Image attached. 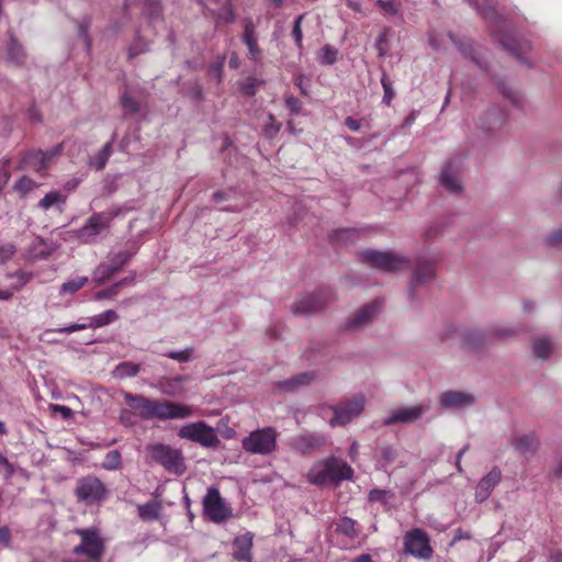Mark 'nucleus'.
I'll return each mask as SVG.
<instances>
[{"label": "nucleus", "instance_id": "nucleus-17", "mask_svg": "<svg viewBox=\"0 0 562 562\" xmlns=\"http://www.w3.org/2000/svg\"><path fill=\"white\" fill-rule=\"evenodd\" d=\"M502 479V472L498 468H493L484 475L475 486L474 498L477 503L485 502L498 485Z\"/></svg>", "mask_w": 562, "mask_h": 562}, {"label": "nucleus", "instance_id": "nucleus-50", "mask_svg": "<svg viewBox=\"0 0 562 562\" xmlns=\"http://www.w3.org/2000/svg\"><path fill=\"white\" fill-rule=\"evenodd\" d=\"M338 530L346 536L353 537L356 535L355 520L349 517L342 518L338 525Z\"/></svg>", "mask_w": 562, "mask_h": 562}, {"label": "nucleus", "instance_id": "nucleus-32", "mask_svg": "<svg viewBox=\"0 0 562 562\" xmlns=\"http://www.w3.org/2000/svg\"><path fill=\"white\" fill-rule=\"evenodd\" d=\"M45 155L42 150L30 151L25 157V164L37 172L45 171Z\"/></svg>", "mask_w": 562, "mask_h": 562}, {"label": "nucleus", "instance_id": "nucleus-61", "mask_svg": "<svg viewBox=\"0 0 562 562\" xmlns=\"http://www.w3.org/2000/svg\"><path fill=\"white\" fill-rule=\"evenodd\" d=\"M119 419L120 422L124 425V426H132L134 425V420H133V417H132V413L130 409L127 408H122L120 411V415H119Z\"/></svg>", "mask_w": 562, "mask_h": 562}, {"label": "nucleus", "instance_id": "nucleus-53", "mask_svg": "<svg viewBox=\"0 0 562 562\" xmlns=\"http://www.w3.org/2000/svg\"><path fill=\"white\" fill-rule=\"evenodd\" d=\"M378 3L389 15H396L398 12V4L395 0H379Z\"/></svg>", "mask_w": 562, "mask_h": 562}, {"label": "nucleus", "instance_id": "nucleus-18", "mask_svg": "<svg viewBox=\"0 0 562 562\" xmlns=\"http://www.w3.org/2000/svg\"><path fill=\"white\" fill-rule=\"evenodd\" d=\"M315 373L313 371L302 372L289 379L276 382L274 386L284 393H295L313 384Z\"/></svg>", "mask_w": 562, "mask_h": 562}, {"label": "nucleus", "instance_id": "nucleus-46", "mask_svg": "<svg viewBox=\"0 0 562 562\" xmlns=\"http://www.w3.org/2000/svg\"><path fill=\"white\" fill-rule=\"evenodd\" d=\"M517 329L508 325H496L491 329V334L496 338H508L514 336Z\"/></svg>", "mask_w": 562, "mask_h": 562}, {"label": "nucleus", "instance_id": "nucleus-51", "mask_svg": "<svg viewBox=\"0 0 562 562\" xmlns=\"http://www.w3.org/2000/svg\"><path fill=\"white\" fill-rule=\"evenodd\" d=\"M381 83H382V87H383V90H384L383 102L386 105H390L392 100H393V98H394V95H395V92H394V90L392 88L391 82L387 80L385 75L382 76Z\"/></svg>", "mask_w": 562, "mask_h": 562}, {"label": "nucleus", "instance_id": "nucleus-38", "mask_svg": "<svg viewBox=\"0 0 562 562\" xmlns=\"http://www.w3.org/2000/svg\"><path fill=\"white\" fill-rule=\"evenodd\" d=\"M8 57L11 61L15 64H22L24 60L23 48L13 37H11L10 43L8 45Z\"/></svg>", "mask_w": 562, "mask_h": 562}, {"label": "nucleus", "instance_id": "nucleus-20", "mask_svg": "<svg viewBox=\"0 0 562 562\" xmlns=\"http://www.w3.org/2000/svg\"><path fill=\"white\" fill-rule=\"evenodd\" d=\"M440 184L450 193L458 194L462 192V181L459 170L453 162L447 164L440 172Z\"/></svg>", "mask_w": 562, "mask_h": 562}, {"label": "nucleus", "instance_id": "nucleus-11", "mask_svg": "<svg viewBox=\"0 0 562 562\" xmlns=\"http://www.w3.org/2000/svg\"><path fill=\"white\" fill-rule=\"evenodd\" d=\"M203 514L215 524L224 522L233 516L231 506L215 486L209 487L203 497Z\"/></svg>", "mask_w": 562, "mask_h": 562}, {"label": "nucleus", "instance_id": "nucleus-58", "mask_svg": "<svg viewBox=\"0 0 562 562\" xmlns=\"http://www.w3.org/2000/svg\"><path fill=\"white\" fill-rule=\"evenodd\" d=\"M474 5L486 21H493L498 16L496 11L492 7L486 5L483 8H479L476 2L474 3Z\"/></svg>", "mask_w": 562, "mask_h": 562}, {"label": "nucleus", "instance_id": "nucleus-64", "mask_svg": "<svg viewBox=\"0 0 562 562\" xmlns=\"http://www.w3.org/2000/svg\"><path fill=\"white\" fill-rule=\"evenodd\" d=\"M0 470H4L7 476H11L14 473L13 465L9 462V460L0 453Z\"/></svg>", "mask_w": 562, "mask_h": 562}, {"label": "nucleus", "instance_id": "nucleus-44", "mask_svg": "<svg viewBox=\"0 0 562 562\" xmlns=\"http://www.w3.org/2000/svg\"><path fill=\"white\" fill-rule=\"evenodd\" d=\"M281 130V124L278 123L272 114L268 115V121L263 124V133L267 137L273 138Z\"/></svg>", "mask_w": 562, "mask_h": 562}, {"label": "nucleus", "instance_id": "nucleus-3", "mask_svg": "<svg viewBox=\"0 0 562 562\" xmlns=\"http://www.w3.org/2000/svg\"><path fill=\"white\" fill-rule=\"evenodd\" d=\"M368 403L367 396L359 392L329 407L333 417L328 419L330 427H344L361 416Z\"/></svg>", "mask_w": 562, "mask_h": 562}, {"label": "nucleus", "instance_id": "nucleus-60", "mask_svg": "<svg viewBox=\"0 0 562 562\" xmlns=\"http://www.w3.org/2000/svg\"><path fill=\"white\" fill-rule=\"evenodd\" d=\"M303 16L300 15L294 23L293 30H292V36L294 37L295 43L300 46L302 42V31H301V21Z\"/></svg>", "mask_w": 562, "mask_h": 562}, {"label": "nucleus", "instance_id": "nucleus-56", "mask_svg": "<svg viewBox=\"0 0 562 562\" xmlns=\"http://www.w3.org/2000/svg\"><path fill=\"white\" fill-rule=\"evenodd\" d=\"M61 148H63V145L59 144L57 146H55L54 148L47 150V151H44V155H45V170L50 166L52 164V160L58 156L61 151Z\"/></svg>", "mask_w": 562, "mask_h": 562}, {"label": "nucleus", "instance_id": "nucleus-1", "mask_svg": "<svg viewBox=\"0 0 562 562\" xmlns=\"http://www.w3.org/2000/svg\"><path fill=\"white\" fill-rule=\"evenodd\" d=\"M123 397L128 407L134 411L142 419L157 418L183 419L190 417L193 411L190 406L169 401L150 400L143 395L124 392Z\"/></svg>", "mask_w": 562, "mask_h": 562}, {"label": "nucleus", "instance_id": "nucleus-37", "mask_svg": "<svg viewBox=\"0 0 562 562\" xmlns=\"http://www.w3.org/2000/svg\"><path fill=\"white\" fill-rule=\"evenodd\" d=\"M262 80H259L254 77H247L239 83V89L244 95L251 97L255 95L259 86L262 85Z\"/></svg>", "mask_w": 562, "mask_h": 562}, {"label": "nucleus", "instance_id": "nucleus-30", "mask_svg": "<svg viewBox=\"0 0 562 562\" xmlns=\"http://www.w3.org/2000/svg\"><path fill=\"white\" fill-rule=\"evenodd\" d=\"M292 447L302 454L311 453L315 448L313 435H301L293 439Z\"/></svg>", "mask_w": 562, "mask_h": 562}, {"label": "nucleus", "instance_id": "nucleus-14", "mask_svg": "<svg viewBox=\"0 0 562 562\" xmlns=\"http://www.w3.org/2000/svg\"><path fill=\"white\" fill-rule=\"evenodd\" d=\"M382 302L374 300L359 307L353 314L346 318L344 328L349 331H358L367 327L381 312Z\"/></svg>", "mask_w": 562, "mask_h": 562}, {"label": "nucleus", "instance_id": "nucleus-9", "mask_svg": "<svg viewBox=\"0 0 562 562\" xmlns=\"http://www.w3.org/2000/svg\"><path fill=\"white\" fill-rule=\"evenodd\" d=\"M178 436L181 439L199 443L204 448L215 449L221 443L216 430L202 420L182 426L178 431Z\"/></svg>", "mask_w": 562, "mask_h": 562}, {"label": "nucleus", "instance_id": "nucleus-63", "mask_svg": "<svg viewBox=\"0 0 562 562\" xmlns=\"http://www.w3.org/2000/svg\"><path fill=\"white\" fill-rule=\"evenodd\" d=\"M11 542V531L7 526L0 527V544L8 547Z\"/></svg>", "mask_w": 562, "mask_h": 562}, {"label": "nucleus", "instance_id": "nucleus-21", "mask_svg": "<svg viewBox=\"0 0 562 562\" xmlns=\"http://www.w3.org/2000/svg\"><path fill=\"white\" fill-rule=\"evenodd\" d=\"M435 268L432 262L420 260L413 273V278L409 284V295L414 296V289L427 281L434 279Z\"/></svg>", "mask_w": 562, "mask_h": 562}, {"label": "nucleus", "instance_id": "nucleus-42", "mask_svg": "<svg viewBox=\"0 0 562 562\" xmlns=\"http://www.w3.org/2000/svg\"><path fill=\"white\" fill-rule=\"evenodd\" d=\"M121 104L125 114H135L140 109L138 101L133 99L126 91L121 95Z\"/></svg>", "mask_w": 562, "mask_h": 562}, {"label": "nucleus", "instance_id": "nucleus-48", "mask_svg": "<svg viewBox=\"0 0 562 562\" xmlns=\"http://www.w3.org/2000/svg\"><path fill=\"white\" fill-rule=\"evenodd\" d=\"M339 52L336 47L330 45H325L323 47V54H322V63L325 65H331L337 60Z\"/></svg>", "mask_w": 562, "mask_h": 562}, {"label": "nucleus", "instance_id": "nucleus-8", "mask_svg": "<svg viewBox=\"0 0 562 562\" xmlns=\"http://www.w3.org/2000/svg\"><path fill=\"white\" fill-rule=\"evenodd\" d=\"M75 532L81 538V541L74 548V553L100 562L105 551V544L99 531L94 528H86L76 529Z\"/></svg>", "mask_w": 562, "mask_h": 562}, {"label": "nucleus", "instance_id": "nucleus-59", "mask_svg": "<svg viewBox=\"0 0 562 562\" xmlns=\"http://www.w3.org/2000/svg\"><path fill=\"white\" fill-rule=\"evenodd\" d=\"M34 181L27 177H22L15 184V189L27 192L33 189Z\"/></svg>", "mask_w": 562, "mask_h": 562}, {"label": "nucleus", "instance_id": "nucleus-10", "mask_svg": "<svg viewBox=\"0 0 562 562\" xmlns=\"http://www.w3.org/2000/svg\"><path fill=\"white\" fill-rule=\"evenodd\" d=\"M138 248L132 247L131 249L121 250L108 256V261L99 263L93 272V280L98 284H103L116 272H119L124 266H126L133 256L136 255Z\"/></svg>", "mask_w": 562, "mask_h": 562}, {"label": "nucleus", "instance_id": "nucleus-54", "mask_svg": "<svg viewBox=\"0 0 562 562\" xmlns=\"http://www.w3.org/2000/svg\"><path fill=\"white\" fill-rule=\"evenodd\" d=\"M463 340L465 344H468L470 346H474V345L481 344L483 341V336L479 331L470 330L463 335Z\"/></svg>", "mask_w": 562, "mask_h": 562}, {"label": "nucleus", "instance_id": "nucleus-28", "mask_svg": "<svg viewBox=\"0 0 562 562\" xmlns=\"http://www.w3.org/2000/svg\"><path fill=\"white\" fill-rule=\"evenodd\" d=\"M553 342L547 336L537 337L532 344L533 356L538 359H548L553 351Z\"/></svg>", "mask_w": 562, "mask_h": 562}, {"label": "nucleus", "instance_id": "nucleus-15", "mask_svg": "<svg viewBox=\"0 0 562 562\" xmlns=\"http://www.w3.org/2000/svg\"><path fill=\"white\" fill-rule=\"evenodd\" d=\"M429 411L428 404H416L411 406H400L391 409L383 418L384 426H392L395 424H412L422 418V416Z\"/></svg>", "mask_w": 562, "mask_h": 562}, {"label": "nucleus", "instance_id": "nucleus-43", "mask_svg": "<svg viewBox=\"0 0 562 562\" xmlns=\"http://www.w3.org/2000/svg\"><path fill=\"white\" fill-rule=\"evenodd\" d=\"M193 352L194 349L192 347H187L182 350L169 351L165 356L179 362H189L194 358Z\"/></svg>", "mask_w": 562, "mask_h": 562}, {"label": "nucleus", "instance_id": "nucleus-19", "mask_svg": "<svg viewBox=\"0 0 562 562\" xmlns=\"http://www.w3.org/2000/svg\"><path fill=\"white\" fill-rule=\"evenodd\" d=\"M252 541L254 535L251 532L237 536L233 541V558L238 562H251Z\"/></svg>", "mask_w": 562, "mask_h": 562}, {"label": "nucleus", "instance_id": "nucleus-7", "mask_svg": "<svg viewBox=\"0 0 562 562\" xmlns=\"http://www.w3.org/2000/svg\"><path fill=\"white\" fill-rule=\"evenodd\" d=\"M150 459L162 465L166 471L182 474L186 471V463L181 452L164 443H154L147 447Z\"/></svg>", "mask_w": 562, "mask_h": 562}, {"label": "nucleus", "instance_id": "nucleus-25", "mask_svg": "<svg viewBox=\"0 0 562 562\" xmlns=\"http://www.w3.org/2000/svg\"><path fill=\"white\" fill-rule=\"evenodd\" d=\"M138 516L145 521L156 520L162 510L161 503L157 499L149 501L137 506Z\"/></svg>", "mask_w": 562, "mask_h": 562}, {"label": "nucleus", "instance_id": "nucleus-22", "mask_svg": "<svg viewBox=\"0 0 562 562\" xmlns=\"http://www.w3.org/2000/svg\"><path fill=\"white\" fill-rule=\"evenodd\" d=\"M243 41L249 50L251 59L258 60L261 56V50L257 44V37L255 35V24L251 21V19L245 20Z\"/></svg>", "mask_w": 562, "mask_h": 562}, {"label": "nucleus", "instance_id": "nucleus-31", "mask_svg": "<svg viewBox=\"0 0 562 562\" xmlns=\"http://www.w3.org/2000/svg\"><path fill=\"white\" fill-rule=\"evenodd\" d=\"M88 283L87 277H76L60 285L59 294H74Z\"/></svg>", "mask_w": 562, "mask_h": 562}, {"label": "nucleus", "instance_id": "nucleus-49", "mask_svg": "<svg viewBox=\"0 0 562 562\" xmlns=\"http://www.w3.org/2000/svg\"><path fill=\"white\" fill-rule=\"evenodd\" d=\"M544 244L549 247L562 245V227L557 228L544 237Z\"/></svg>", "mask_w": 562, "mask_h": 562}, {"label": "nucleus", "instance_id": "nucleus-55", "mask_svg": "<svg viewBox=\"0 0 562 562\" xmlns=\"http://www.w3.org/2000/svg\"><path fill=\"white\" fill-rule=\"evenodd\" d=\"M50 409L53 413H59L64 419H69L74 416L72 409L65 405L52 404Z\"/></svg>", "mask_w": 562, "mask_h": 562}, {"label": "nucleus", "instance_id": "nucleus-47", "mask_svg": "<svg viewBox=\"0 0 562 562\" xmlns=\"http://www.w3.org/2000/svg\"><path fill=\"white\" fill-rule=\"evenodd\" d=\"M120 290L121 289L119 288L117 283L115 282V283L111 284L110 286H108L106 289L98 291L94 294V299L98 301L112 300L120 293Z\"/></svg>", "mask_w": 562, "mask_h": 562}, {"label": "nucleus", "instance_id": "nucleus-4", "mask_svg": "<svg viewBox=\"0 0 562 562\" xmlns=\"http://www.w3.org/2000/svg\"><path fill=\"white\" fill-rule=\"evenodd\" d=\"M109 493L106 485L94 475L78 479L74 492L77 501L85 505L100 504L108 498Z\"/></svg>", "mask_w": 562, "mask_h": 562}, {"label": "nucleus", "instance_id": "nucleus-23", "mask_svg": "<svg viewBox=\"0 0 562 562\" xmlns=\"http://www.w3.org/2000/svg\"><path fill=\"white\" fill-rule=\"evenodd\" d=\"M116 133H113L111 139L105 143L102 148L90 158L89 165L94 167L97 170H103L106 166L109 158L113 153L112 145L116 139Z\"/></svg>", "mask_w": 562, "mask_h": 562}, {"label": "nucleus", "instance_id": "nucleus-40", "mask_svg": "<svg viewBox=\"0 0 562 562\" xmlns=\"http://www.w3.org/2000/svg\"><path fill=\"white\" fill-rule=\"evenodd\" d=\"M382 468H386L395 462L397 459V450L391 445H383L380 447Z\"/></svg>", "mask_w": 562, "mask_h": 562}, {"label": "nucleus", "instance_id": "nucleus-41", "mask_svg": "<svg viewBox=\"0 0 562 562\" xmlns=\"http://www.w3.org/2000/svg\"><path fill=\"white\" fill-rule=\"evenodd\" d=\"M121 461V453L117 450H111L105 454L102 468L109 471L117 470Z\"/></svg>", "mask_w": 562, "mask_h": 562}, {"label": "nucleus", "instance_id": "nucleus-16", "mask_svg": "<svg viewBox=\"0 0 562 562\" xmlns=\"http://www.w3.org/2000/svg\"><path fill=\"white\" fill-rule=\"evenodd\" d=\"M474 403L475 396L463 391L449 390L442 392L439 396V404L443 409H462L472 406Z\"/></svg>", "mask_w": 562, "mask_h": 562}, {"label": "nucleus", "instance_id": "nucleus-36", "mask_svg": "<svg viewBox=\"0 0 562 562\" xmlns=\"http://www.w3.org/2000/svg\"><path fill=\"white\" fill-rule=\"evenodd\" d=\"M65 198L58 191H49L44 198L38 202V206L43 210H48L53 205H57L59 203H64Z\"/></svg>", "mask_w": 562, "mask_h": 562}, {"label": "nucleus", "instance_id": "nucleus-35", "mask_svg": "<svg viewBox=\"0 0 562 562\" xmlns=\"http://www.w3.org/2000/svg\"><path fill=\"white\" fill-rule=\"evenodd\" d=\"M7 277L15 279V283H13L9 289L14 293L15 291L21 290L27 282H30V280L32 279V273L26 272L24 270H18L15 272L8 273Z\"/></svg>", "mask_w": 562, "mask_h": 562}, {"label": "nucleus", "instance_id": "nucleus-62", "mask_svg": "<svg viewBox=\"0 0 562 562\" xmlns=\"http://www.w3.org/2000/svg\"><path fill=\"white\" fill-rule=\"evenodd\" d=\"M285 105L292 113H297L301 109V102L294 97H288L285 99Z\"/></svg>", "mask_w": 562, "mask_h": 562}, {"label": "nucleus", "instance_id": "nucleus-5", "mask_svg": "<svg viewBox=\"0 0 562 562\" xmlns=\"http://www.w3.org/2000/svg\"><path fill=\"white\" fill-rule=\"evenodd\" d=\"M360 259L372 268L386 272H396L408 267V259L394 251L367 249L360 252Z\"/></svg>", "mask_w": 562, "mask_h": 562}, {"label": "nucleus", "instance_id": "nucleus-12", "mask_svg": "<svg viewBox=\"0 0 562 562\" xmlns=\"http://www.w3.org/2000/svg\"><path fill=\"white\" fill-rule=\"evenodd\" d=\"M353 477L352 468L342 459L330 457L323 461V469L318 472V483L329 481L338 485L342 481Z\"/></svg>", "mask_w": 562, "mask_h": 562}, {"label": "nucleus", "instance_id": "nucleus-34", "mask_svg": "<svg viewBox=\"0 0 562 562\" xmlns=\"http://www.w3.org/2000/svg\"><path fill=\"white\" fill-rule=\"evenodd\" d=\"M226 56L222 55L216 58L214 63H212L207 69V75L211 79H214L217 83L222 82L223 79V68L225 64Z\"/></svg>", "mask_w": 562, "mask_h": 562}, {"label": "nucleus", "instance_id": "nucleus-29", "mask_svg": "<svg viewBox=\"0 0 562 562\" xmlns=\"http://www.w3.org/2000/svg\"><path fill=\"white\" fill-rule=\"evenodd\" d=\"M89 319V327L91 329H98L100 327L110 325L119 319V314L114 310H106L103 313L93 315Z\"/></svg>", "mask_w": 562, "mask_h": 562}, {"label": "nucleus", "instance_id": "nucleus-27", "mask_svg": "<svg viewBox=\"0 0 562 562\" xmlns=\"http://www.w3.org/2000/svg\"><path fill=\"white\" fill-rule=\"evenodd\" d=\"M316 310V297L314 294H308L299 299L292 306V312L297 316H306L314 313Z\"/></svg>", "mask_w": 562, "mask_h": 562}, {"label": "nucleus", "instance_id": "nucleus-24", "mask_svg": "<svg viewBox=\"0 0 562 562\" xmlns=\"http://www.w3.org/2000/svg\"><path fill=\"white\" fill-rule=\"evenodd\" d=\"M513 447L521 454L532 453L537 450L539 441L535 434L529 432L517 436L512 440Z\"/></svg>", "mask_w": 562, "mask_h": 562}, {"label": "nucleus", "instance_id": "nucleus-2", "mask_svg": "<svg viewBox=\"0 0 562 562\" xmlns=\"http://www.w3.org/2000/svg\"><path fill=\"white\" fill-rule=\"evenodd\" d=\"M123 215L124 211L120 206L94 212L86 220L81 227L72 231V235L81 244H99L110 235L113 221Z\"/></svg>", "mask_w": 562, "mask_h": 562}, {"label": "nucleus", "instance_id": "nucleus-39", "mask_svg": "<svg viewBox=\"0 0 562 562\" xmlns=\"http://www.w3.org/2000/svg\"><path fill=\"white\" fill-rule=\"evenodd\" d=\"M358 236L359 232L355 228H342L334 233L335 240L341 244L355 243Z\"/></svg>", "mask_w": 562, "mask_h": 562}, {"label": "nucleus", "instance_id": "nucleus-45", "mask_svg": "<svg viewBox=\"0 0 562 562\" xmlns=\"http://www.w3.org/2000/svg\"><path fill=\"white\" fill-rule=\"evenodd\" d=\"M16 246L13 243L0 244V265H4L13 258Z\"/></svg>", "mask_w": 562, "mask_h": 562}, {"label": "nucleus", "instance_id": "nucleus-33", "mask_svg": "<svg viewBox=\"0 0 562 562\" xmlns=\"http://www.w3.org/2000/svg\"><path fill=\"white\" fill-rule=\"evenodd\" d=\"M393 498L394 494L390 490L373 488L368 494L370 503H380L382 505H387Z\"/></svg>", "mask_w": 562, "mask_h": 562}, {"label": "nucleus", "instance_id": "nucleus-13", "mask_svg": "<svg viewBox=\"0 0 562 562\" xmlns=\"http://www.w3.org/2000/svg\"><path fill=\"white\" fill-rule=\"evenodd\" d=\"M404 551L418 559H430L432 549L428 535L419 528L406 532L404 536Z\"/></svg>", "mask_w": 562, "mask_h": 562}, {"label": "nucleus", "instance_id": "nucleus-26", "mask_svg": "<svg viewBox=\"0 0 562 562\" xmlns=\"http://www.w3.org/2000/svg\"><path fill=\"white\" fill-rule=\"evenodd\" d=\"M140 370L142 367L139 363L123 361L116 364L115 368L112 370V376L119 380L134 378L140 372Z\"/></svg>", "mask_w": 562, "mask_h": 562}, {"label": "nucleus", "instance_id": "nucleus-6", "mask_svg": "<svg viewBox=\"0 0 562 562\" xmlns=\"http://www.w3.org/2000/svg\"><path fill=\"white\" fill-rule=\"evenodd\" d=\"M277 436L272 427L256 429L241 440V447L248 453L267 456L276 450Z\"/></svg>", "mask_w": 562, "mask_h": 562}, {"label": "nucleus", "instance_id": "nucleus-52", "mask_svg": "<svg viewBox=\"0 0 562 562\" xmlns=\"http://www.w3.org/2000/svg\"><path fill=\"white\" fill-rule=\"evenodd\" d=\"M187 95L193 101L200 102L203 100V88L199 81H195L187 91Z\"/></svg>", "mask_w": 562, "mask_h": 562}, {"label": "nucleus", "instance_id": "nucleus-57", "mask_svg": "<svg viewBox=\"0 0 562 562\" xmlns=\"http://www.w3.org/2000/svg\"><path fill=\"white\" fill-rule=\"evenodd\" d=\"M220 19L225 23H233L236 20V15L232 9V7H224L220 12Z\"/></svg>", "mask_w": 562, "mask_h": 562}]
</instances>
